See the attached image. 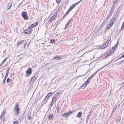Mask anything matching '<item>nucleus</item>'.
Returning <instances> with one entry per match:
<instances>
[{"mask_svg":"<svg viewBox=\"0 0 124 124\" xmlns=\"http://www.w3.org/2000/svg\"><path fill=\"white\" fill-rule=\"evenodd\" d=\"M68 25H69V24H68L67 23L66 24L65 27L64 28L66 29L68 27Z\"/></svg>","mask_w":124,"mask_h":124,"instance_id":"nucleus-41","label":"nucleus"},{"mask_svg":"<svg viewBox=\"0 0 124 124\" xmlns=\"http://www.w3.org/2000/svg\"><path fill=\"white\" fill-rule=\"evenodd\" d=\"M124 84V83H122V84Z\"/></svg>","mask_w":124,"mask_h":124,"instance_id":"nucleus-62","label":"nucleus"},{"mask_svg":"<svg viewBox=\"0 0 124 124\" xmlns=\"http://www.w3.org/2000/svg\"><path fill=\"white\" fill-rule=\"evenodd\" d=\"M109 55V54H108V55H107V56Z\"/></svg>","mask_w":124,"mask_h":124,"instance_id":"nucleus-61","label":"nucleus"},{"mask_svg":"<svg viewBox=\"0 0 124 124\" xmlns=\"http://www.w3.org/2000/svg\"><path fill=\"white\" fill-rule=\"evenodd\" d=\"M89 117V116H87V119L88 118V119H89V117Z\"/></svg>","mask_w":124,"mask_h":124,"instance_id":"nucleus-58","label":"nucleus"},{"mask_svg":"<svg viewBox=\"0 0 124 124\" xmlns=\"http://www.w3.org/2000/svg\"><path fill=\"white\" fill-rule=\"evenodd\" d=\"M69 13L68 12H67V13L64 15V17H65L66 16V15L67 14H68V13Z\"/></svg>","mask_w":124,"mask_h":124,"instance_id":"nucleus-47","label":"nucleus"},{"mask_svg":"<svg viewBox=\"0 0 124 124\" xmlns=\"http://www.w3.org/2000/svg\"><path fill=\"white\" fill-rule=\"evenodd\" d=\"M122 57H123L124 58V55H123L121 56Z\"/></svg>","mask_w":124,"mask_h":124,"instance_id":"nucleus-53","label":"nucleus"},{"mask_svg":"<svg viewBox=\"0 0 124 124\" xmlns=\"http://www.w3.org/2000/svg\"><path fill=\"white\" fill-rule=\"evenodd\" d=\"M106 22V21H103V22L101 24V26L102 25L103 26V25H104L105 24V23Z\"/></svg>","mask_w":124,"mask_h":124,"instance_id":"nucleus-36","label":"nucleus"},{"mask_svg":"<svg viewBox=\"0 0 124 124\" xmlns=\"http://www.w3.org/2000/svg\"><path fill=\"white\" fill-rule=\"evenodd\" d=\"M72 114V112L71 111H70L69 112L65 113L63 114L62 116L63 117H65L67 116L68 115L71 114Z\"/></svg>","mask_w":124,"mask_h":124,"instance_id":"nucleus-5","label":"nucleus"},{"mask_svg":"<svg viewBox=\"0 0 124 124\" xmlns=\"http://www.w3.org/2000/svg\"><path fill=\"white\" fill-rule=\"evenodd\" d=\"M116 20V18L115 17H114L111 20V22H112L113 23H114L115 21Z\"/></svg>","mask_w":124,"mask_h":124,"instance_id":"nucleus-30","label":"nucleus"},{"mask_svg":"<svg viewBox=\"0 0 124 124\" xmlns=\"http://www.w3.org/2000/svg\"><path fill=\"white\" fill-rule=\"evenodd\" d=\"M53 94V93L51 92H50L49 93L46 95V96L49 98V96H50Z\"/></svg>","mask_w":124,"mask_h":124,"instance_id":"nucleus-28","label":"nucleus"},{"mask_svg":"<svg viewBox=\"0 0 124 124\" xmlns=\"http://www.w3.org/2000/svg\"><path fill=\"white\" fill-rule=\"evenodd\" d=\"M56 110H57V113H58L59 112L60 110V109H59V108L57 106V107H56Z\"/></svg>","mask_w":124,"mask_h":124,"instance_id":"nucleus-32","label":"nucleus"},{"mask_svg":"<svg viewBox=\"0 0 124 124\" xmlns=\"http://www.w3.org/2000/svg\"><path fill=\"white\" fill-rule=\"evenodd\" d=\"M70 23V22L69 21H68V22L67 23L68 24H69Z\"/></svg>","mask_w":124,"mask_h":124,"instance_id":"nucleus-51","label":"nucleus"},{"mask_svg":"<svg viewBox=\"0 0 124 124\" xmlns=\"http://www.w3.org/2000/svg\"><path fill=\"white\" fill-rule=\"evenodd\" d=\"M21 15L24 19L25 20L28 19V17L27 13L26 12H23L21 14Z\"/></svg>","mask_w":124,"mask_h":124,"instance_id":"nucleus-1","label":"nucleus"},{"mask_svg":"<svg viewBox=\"0 0 124 124\" xmlns=\"http://www.w3.org/2000/svg\"><path fill=\"white\" fill-rule=\"evenodd\" d=\"M93 77V76L92 75H91L89 78H88L87 80L86 81V82H88L89 83L90 80Z\"/></svg>","mask_w":124,"mask_h":124,"instance_id":"nucleus-20","label":"nucleus"},{"mask_svg":"<svg viewBox=\"0 0 124 124\" xmlns=\"http://www.w3.org/2000/svg\"><path fill=\"white\" fill-rule=\"evenodd\" d=\"M114 9L115 8L113 6L112 7L109 14H110V16H111L112 13H113Z\"/></svg>","mask_w":124,"mask_h":124,"instance_id":"nucleus-13","label":"nucleus"},{"mask_svg":"<svg viewBox=\"0 0 124 124\" xmlns=\"http://www.w3.org/2000/svg\"><path fill=\"white\" fill-rule=\"evenodd\" d=\"M10 81V79L9 78H7V82H9Z\"/></svg>","mask_w":124,"mask_h":124,"instance_id":"nucleus-40","label":"nucleus"},{"mask_svg":"<svg viewBox=\"0 0 124 124\" xmlns=\"http://www.w3.org/2000/svg\"><path fill=\"white\" fill-rule=\"evenodd\" d=\"M111 39L110 38H109L108 39H107V41H106V42L105 44H106V45H107V46L108 45L109 43H111Z\"/></svg>","mask_w":124,"mask_h":124,"instance_id":"nucleus-10","label":"nucleus"},{"mask_svg":"<svg viewBox=\"0 0 124 124\" xmlns=\"http://www.w3.org/2000/svg\"><path fill=\"white\" fill-rule=\"evenodd\" d=\"M36 26V25H35V23L32 24L31 26H30V27H31V28H32L34 27V26Z\"/></svg>","mask_w":124,"mask_h":124,"instance_id":"nucleus-31","label":"nucleus"},{"mask_svg":"<svg viewBox=\"0 0 124 124\" xmlns=\"http://www.w3.org/2000/svg\"><path fill=\"white\" fill-rule=\"evenodd\" d=\"M94 0L95 1V3H96L97 0Z\"/></svg>","mask_w":124,"mask_h":124,"instance_id":"nucleus-54","label":"nucleus"},{"mask_svg":"<svg viewBox=\"0 0 124 124\" xmlns=\"http://www.w3.org/2000/svg\"><path fill=\"white\" fill-rule=\"evenodd\" d=\"M72 18H71L69 20V21L70 22H72Z\"/></svg>","mask_w":124,"mask_h":124,"instance_id":"nucleus-48","label":"nucleus"},{"mask_svg":"<svg viewBox=\"0 0 124 124\" xmlns=\"http://www.w3.org/2000/svg\"><path fill=\"white\" fill-rule=\"evenodd\" d=\"M28 119H31V116H30L29 117H28Z\"/></svg>","mask_w":124,"mask_h":124,"instance_id":"nucleus-52","label":"nucleus"},{"mask_svg":"<svg viewBox=\"0 0 124 124\" xmlns=\"http://www.w3.org/2000/svg\"><path fill=\"white\" fill-rule=\"evenodd\" d=\"M118 46V44H117V43L116 44L115 46L113 47H112V49L110 50L109 52L111 54L113 53L115 51V50L117 48Z\"/></svg>","mask_w":124,"mask_h":124,"instance_id":"nucleus-4","label":"nucleus"},{"mask_svg":"<svg viewBox=\"0 0 124 124\" xmlns=\"http://www.w3.org/2000/svg\"><path fill=\"white\" fill-rule=\"evenodd\" d=\"M93 77V76L92 75H91L89 78H88L87 80L86 81V82H88L89 83L90 80Z\"/></svg>","mask_w":124,"mask_h":124,"instance_id":"nucleus-19","label":"nucleus"},{"mask_svg":"<svg viewBox=\"0 0 124 124\" xmlns=\"http://www.w3.org/2000/svg\"><path fill=\"white\" fill-rule=\"evenodd\" d=\"M61 59H62L61 57H60L59 56H57L55 57L54 58V60H60Z\"/></svg>","mask_w":124,"mask_h":124,"instance_id":"nucleus-21","label":"nucleus"},{"mask_svg":"<svg viewBox=\"0 0 124 124\" xmlns=\"http://www.w3.org/2000/svg\"><path fill=\"white\" fill-rule=\"evenodd\" d=\"M19 110V108H15L14 112H15V115H17L19 113V112H18Z\"/></svg>","mask_w":124,"mask_h":124,"instance_id":"nucleus-9","label":"nucleus"},{"mask_svg":"<svg viewBox=\"0 0 124 124\" xmlns=\"http://www.w3.org/2000/svg\"><path fill=\"white\" fill-rule=\"evenodd\" d=\"M82 112H79L77 115L76 116L77 117H80L81 116L82 114Z\"/></svg>","mask_w":124,"mask_h":124,"instance_id":"nucleus-26","label":"nucleus"},{"mask_svg":"<svg viewBox=\"0 0 124 124\" xmlns=\"http://www.w3.org/2000/svg\"><path fill=\"white\" fill-rule=\"evenodd\" d=\"M31 69L29 68L26 71V73L29 74V75H30L31 73Z\"/></svg>","mask_w":124,"mask_h":124,"instance_id":"nucleus-11","label":"nucleus"},{"mask_svg":"<svg viewBox=\"0 0 124 124\" xmlns=\"http://www.w3.org/2000/svg\"><path fill=\"white\" fill-rule=\"evenodd\" d=\"M12 6L11 3L10 2L8 3V4L6 5V7L7 8V10L10 9Z\"/></svg>","mask_w":124,"mask_h":124,"instance_id":"nucleus-8","label":"nucleus"},{"mask_svg":"<svg viewBox=\"0 0 124 124\" xmlns=\"http://www.w3.org/2000/svg\"><path fill=\"white\" fill-rule=\"evenodd\" d=\"M7 59V57H6L5 59L0 64V66H2L4 63L6 61Z\"/></svg>","mask_w":124,"mask_h":124,"instance_id":"nucleus-24","label":"nucleus"},{"mask_svg":"<svg viewBox=\"0 0 124 124\" xmlns=\"http://www.w3.org/2000/svg\"><path fill=\"white\" fill-rule=\"evenodd\" d=\"M27 44V43H24V48H25V47L26 46V45Z\"/></svg>","mask_w":124,"mask_h":124,"instance_id":"nucleus-45","label":"nucleus"},{"mask_svg":"<svg viewBox=\"0 0 124 124\" xmlns=\"http://www.w3.org/2000/svg\"><path fill=\"white\" fill-rule=\"evenodd\" d=\"M113 23L112 22L110 21L109 23V25H110V26H112L113 24Z\"/></svg>","mask_w":124,"mask_h":124,"instance_id":"nucleus-39","label":"nucleus"},{"mask_svg":"<svg viewBox=\"0 0 124 124\" xmlns=\"http://www.w3.org/2000/svg\"><path fill=\"white\" fill-rule=\"evenodd\" d=\"M55 98H56V99H57L58 98V97H55Z\"/></svg>","mask_w":124,"mask_h":124,"instance_id":"nucleus-55","label":"nucleus"},{"mask_svg":"<svg viewBox=\"0 0 124 124\" xmlns=\"http://www.w3.org/2000/svg\"><path fill=\"white\" fill-rule=\"evenodd\" d=\"M111 26H110V25L109 24L107 26V29H109L110 28V27Z\"/></svg>","mask_w":124,"mask_h":124,"instance_id":"nucleus-34","label":"nucleus"},{"mask_svg":"<svg viewBox=\"0 0 124 124\" xmlns=\"http://www.w3.org/2000/svg\"><path fill=\"white\" fill-rule=\"evenodd\" d=\"M122 58V57H121V56L120 57L118 58V59L116 60H119V59H121V58Z\"/></svg>","mask_w":124,"mask_h":124,"instance_id":"nucleus-50","label":"nucleus"},{"mask_svg":"<svg viewBox=\"0 0 124 124\" xmlns=\"http://www.w3.org/2000/svg\"><path fill=\"white\" fill-rule=\"evenodd\" d=\"M9 70V69H8V70H7L6 72V75L5 76L4 78L3 81V83H4L5 81L6 80L8 76V73L9 72L8 70Z\"/></svg>","mask_w":124,"mask_h":124,"instance_id":"nucleus-6","label":"nucleus"},{"mask_svg":"<svg viewBox=\"0 0 124 124\" xmlns=\"http://www.w3.org/2000/svg\"><path fill=\"white\" fill-rule=\"evenodd\" d=\"M36 78H37L36 77L33 76L31 78V79L30 81H31V80H32V83H32L33 84L34 83V82L35 81Z\"/></svg>","mask_w":124,"mask_h":124,"instance_id":"nucleus-16","label":"nucleus"},{"mask_svg":"<svg viewBox=\"0 0 124 124\" xmlns=\"http://www.w3.org/2000/svg\"><path fill=\"white\" fill-rule=\"evenodd\" d=\"M31 28L29 27L26 30H25L23 31L24 33L25 34H29L31 32Z\"/></svg>","mask_w":124,"mask_h":124,"instance_id":"nucleus-2","label":"nucleus"},{"mask_svg":"<svg viewBox=\"0 0 124 124\" xmlns=\"http://www.w3.org/2000/svg\"><path fill=\"white\" fill-rule=\"evenodd\" d=\"M4 119H3V121H4Z\"/></svg>","mask_w":124,"mask_h":124,"instance_id":"nucleus-59","label":"nucleus"},{"mask_svg":"<svg viewBox=\"0 0 124 124\" xmlns=\"http://www.w3.org/2000/svg\"><path fill=\"white\" fill-rule=\"evenodd\" d=\"M93 77V76L92 75H91L89 78H88L87 80L86 81V82H88L89 83L90 80Z\"/></svg>","mask_w":124,"mask_h":124,"instance_id":"nucleus-18","label":"nucleus"},{"mask_svg":"<svg viewBox=\"0 0 124 124\" xmlns=\"http://www.w3.org/2000/svg\"><path fill=\"white\" fill-rule=\"evenodd\" d=\"M56 100L57 99H56L55 97H54L53 98L52 101L51 103V106L53 105L54 104V103H55L56 101Z\"/></svg>","mask_w":124,"mask_h":124,"instance_id":"nucleus-7","label":"nucleus"},{"mask_svg":"<svg viewBox=\"0 0 124 124\" xmlns=\"http://www.w3.org/2000/svg\"><path fill=\"white\" fill-rule=\"evenodd\" d=\"M122 62L124 63V60H122L120 62H119V64H121V63H122Z\"/></svg>","mask_w":124,"mask_h":124,"instance_id":"nucleus-38","label":"nucleus"},{"mask_svg":"<svg viewBox=\"0 0 124 124\" xmlns=\"http://www.w3.org/2000/svg\"><path fill=\"white\" fill-rule=\"evenodd\" d=\"M107 46V45H106V44L104 43L100 47V48L101 49H104Z\"/></svg>","mask_w":124,"mask_h":124,"instance_id":"nucleus-14","label":"nucleus"},{"mask_svg":"<svg viewBox=\"0 0 124 124\" xmlns=\"http://www.w3.org/2000/svg\"><path fill=\"white\" fill-rule=\"evenodd\" d=\"M55 41V40L54 39H51L50 40L51 42L52 43H53Z\"/></svg>","mask_w":124,"mask_h":124,"instance_id":"nucleus-33","label":"nucleus"},{"mask_svg":"<svg viewBox=\"0 0 124 124\" xmlns=\"http://www.w3.org/2000/svg\"><path fill=\"white\" fill-rule=\"evenodd\" d=\"M49 117L48 118L50 120H52L54 117V116L53 114H51L49 116Z\"/></svg>","mask_w":124,"mask_h":124,"instance_id":"nucleus-23","label":"nucleus"},{"mask_svg":"<svg viewBox=\"0 0 124 124\" xmlns=\"http://www.w3.org/2000/svg\"><path fill=\"white\" fill-rule=\"evenodd\" d=\"M89 83L88 82H86V81L85 82V83L83 85L80 87L81 88H83V87H84L85 86H86V85L88 84Z\"/></svg>","mask_w":124,"mask_h":124,"instance_id":"nucleus-15","label":"nucleus"},{"mask_svg":"<svg viewBox=\"0 0 124 124\" xmlns=\"http://www.w3.org/2000/svg\"><path fill=\"white\" fill-rule=\"evenodd\" d=\"M90 116V114H89L88 115V116Z\"/></svg>","mask_w":124,"mask_h":124,"instance_id":"nucleus-57","label":"nucleus"},{"mask_svg":"<svg viewBox=\"0 0 124 124\" xmlns=\"http://www.w3.org/2000/svg\"><path fill=\"white\" fill-rule=\"evenodd\" d=\"M13 124H18V122L16 121H15L14 122Z\"/></svg>","mask_w":124,"mask_h":124,"instance_id":"nucleus-44","label":"nucleus"},{"mask_svg":"<svg viewBox=\"0 0 124 124\" xmlns=\"http://www.w3.org/2000/svg\"><path fill=\"white\" fill-rule=\"evenodd\" d=\"M19 104L18 103H16L15 104V108H18V107H19Z\"/></svg>","mask_w":124,"mask_h":124,"instance_id":"nucleus-29","label":"nucleus"},{"mask_svg":"<svg viewBox=\"0 0 124 124\" xmlns=\"http://www.w3.org/2000/svg\"><path fill=\"white\" fill-rule=\"evenodd\" d=\"M5 111H3L0 116V118H1L5 115Z\"/></svg>","mask_w":124,"mask_h":124,"instance_id":"nucleus-25","label":"nucleus"},{"mask_svg":"<svg viewBox=\"0 0 124 124\" xmlns=\"http://www.w3.org/2000/svg\"><path fill=\"white\" fill-rule=\"evenodd\" d=\"M34 23H35V25H36L38 24V23L37 22H36Z\"/></svg>","mask_w":124,"mask_h":124,"instance_id":"nucleus-49","label":"nucleus"},{"mask_svg":"<svg viewBox=\"0 0 124 124\" xmlns=\"http://www.w3.org/2000/svg\"><path fill=\"white\" fill-rule=\"evenodd\" d=\"M4 119H3V121H4Z\"/></svg>","mask_w":124,"mask_h":124,"instance_id":"nucleus-60","label":"nucleus"},{"mask_svg":"<svg viewBox=\"0 0 124 124\" xmlns=\"http://www.w3.org/2000/svg\"><path fill=\"white\" fill-rule=\"evenodd\" d=\"M121 28L122 29H124V23H123L122 24V25Z\"/></svg>","mask_w":124,"mask_h":124,"instance_id":"nucleus-42","label":"nucleus"},{"mask_svg":"<svg viewBox=\"0 0 124 124\" xmlns=\"http://www.w3.org/2000/svg\"><path fill=\"white\" fill-rule=\"evenodd\" d=\"M57 3H59L60 2L61 0H56Z\"/></svg>","mask_w":124,"mask_h":124,"instance_id":"nucleus-43","label":"nucleus"},{"mask_svg":"<svg viewBox=\"0 0 124 124\" xmlns=\"http://www.w3.org/2000/svg\"><path fill=\"white\" fill-rule=\"evenodd\" d=\"M103 67H102V68H101L99 69L98 70H97V71H96L92 75L93 76H94L97 73V72H98V71L100 69H101Z\"/></svg>","mask_w":124,"mask_h":124,"instance_id":"nucleus-27","label":"nucleus"},{"mask_svg":"<svg viewBox=\"0 0 124 124\" xmlns=\"http://www.w3.org/2000/svg\"><path fill=\"white\" fill-rule=\"evenodd\" d=\"M29 45V44H27V45Z\"/></svg>","mask_w":124,"mask_h":124,"instance_id":"nucleus-63","label":"nucleus"},{"mask_svg":"<svg viewBox=\"0 0 124 124\" xmlns=\"http://www.w3.org/2000/svg\"><path fill=\"white\" fill-rule=\"evenodd\" d=\"M116 2H117V1H116V0H114L113 2V6L114 5H115L116 3Z\"/></svg>","mask_w":124,"mask_h":124,"instance_id":"nucleus-35","label":"nucleus"},{"mask_svg":"<svg viewBox=\"0 0 124 124\" xmlns=\"http://www.w3.org/2000/svg\"><path fill=\"white\" fill-rule=\"evenodd\" d=\"M24 41V40H22L20 41L17 42V46H18L19 45L22 44L23 43Z\"/></svg>","mask_w":124,"mask_h":124,"instance_id":"nucleus-17","label":"nucleus"},{"mask_svg":"<svg viewBox=\"0 0 124 124\" xmlns=\"http://www.w3.org/2000/svg\"><path fill=\"white\" fill-rule=\"evenodd\" d=\"M121 119V118L120 116H118L117 117L116 120V121L117 123H119L120 120Z\"/></svg>","mask_w":124,"mask_h":124,"instance_id":"nucleus-22","label":"nucleus"},{"mask_svg":"<svg viewBox=\"0 0 124 124\" xmlns=\"http://www.w3.org/2000/svg\"><path fill=\"white\" fill-rule=\"evenodd\" d=\"M58 94H59V93H58L55 94L54 96V97H58Z\"/></svg>","mask_w":124,"mask_h":124,"instance_id":"nucleus-37","label":"nucleus"},{"mask_svg":"<svg viewBox=\"0 0 124 124\" xmlns=\"http://www.w3.org/2000/svg\"><path fill=\"white\" fill-rule=\"evenodd\" d=\"M116 1H117L118 0H116Z\"/></svg>","mask_w":124,"mask_h":124,"instance_id":"nucleus-64","label":"nucleus"},{"mask_svg":"<svg viewBox=\"0 0 124 124\" xmlns=\"http://www.w3.org/2000/svg\"><path fill=\"white\" fill-rule=\"evenodd\" d=\"M57 15L56 13H54L52 17L49 20V23L52 22L53 20H54L56 18Z\"/></svg>","mask_w":124,"mask_h":124,"instance_id":"nucleus-3","label":"nucleus"},{"mask_svg":"<svg viewBox=\"0 0 124 124\" xmlns=\"http://www.w3.org/2000/svg\"><path fill=\"white\" fill-rule=\"evenodd\" d=\"M48 98V97L47 96H46V97L45 98L44 100L43 101V104H46L47 102V99Z\"/></svg>","mask_w":124,"mask_h":124,"instance_id":"nucleus-12","label":"nucleus"},{"mask_svg":"<svg viewBox=\"0 0 124 124\" xmlns=\"http://www.w3.org/2000/svg\"><path fill=\"white\" fill-rule=\"evenodd\" d=\"M110 14H109V15H108V17H107V19H108L109 18V17L111 16H110Z\"/></svg>","mask_w":124,"mask_h":124,"instance_id":"nucleus-46","label":"nucleus"},{"mask_svg":"<svg viewBox=\"0 0 124 124\" xmlns=\"http://www.w3.org/2000/svg\"><path fill=\"white\" fill-rule=\"evenodd\" d=\"M23 1L22 2H21V3H20V4L19 5H20L22 3V2H23Z\"/></svg>","mask_w":124,"mask_h":124,"instance_id":"nucleus-56","label":"nucleus"}]
</instances>
